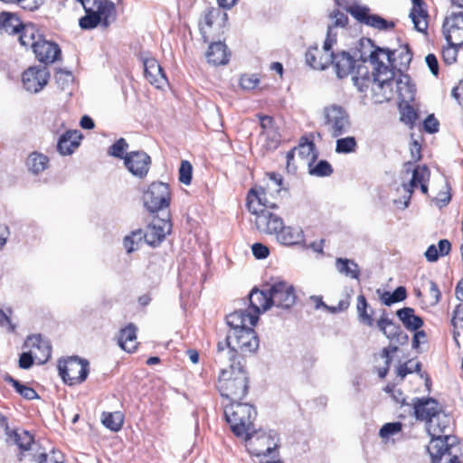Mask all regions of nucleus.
I'll list each match as a JSON object with an SVG mask.
<instances>
[{
  "instance_id": "obj_12",
  "label": "nucleus",
  "mask_w": 463,
  "mask_h": 463,
  "mask_svg": "<svg viewBox=\"0 0 463 463\" xmlns=\"http://www.w3.org/2000/svg\"><path fill=\"white\" fill-rule=\"evenodd\" d=\"M171 192L169 185L163 182H154L144 194V205L150 213H156L169 206Z\"/></svg>"
},
{
  "instance_id": "obj_40",
  "label": "nucleus",
  "mask_w": 463,
  "mask_h": 463,
  "mask_svg": "<svg viewBox=\"0 0 463 463\" xmlns=\"http://www.w3.org/2000/svg\"><path fill=\"white\" fill-rule=\"evenodd\" d=\"M19 18L7 12L0 14V26L9 34H18L24 26Z\"/></svg>"
},
{
  "instance_id": "obj_36",
  "label": "nucleus",
  "mask_w": 463,
  "mask_h": 463,
  "mask_svg": "<svg viewBox=\"0 0 463 463\" xmlns=\"http://www.w3.org/2000/svg\"><path fill=\"white\" fill-rule=\"evenodd\" d=\"M426 424L430 437L445 435L446 430L449 428V418L440 411Z\"/></svg>"
},
{
  "instance_id": "obj_63",
  "label": "nucleus",
  "mask_w": 463,
  "mask_h": 463,
  "mask_svg": "<svg viewBox=\"0 0 463 463\" xmlns=\"http://www.w3.org/2000/svg\"><path fill=\"white\" fill-rule=\"evenodd\" d=\"M42 0H19L18 4L24 10L33 11L43 5Z\"/></svg>"
},
{
  "instance_id": "obj_55",
  "label": "nucleus",
  "mask_w": 463,
  "mask_h": 463,
  "mask_svg": "<svg viewBox=\"0 0 463 463\" xmlns=\"http://www.w3.org/2000/svg\"><path fill=\"white\" fill-rule=\"evenodd\" d=\"M298 152L301 156L311 157V160H314L317 157L315 154V145L313 142H307L304 144H300Z\"/></svg>"
},
{
  "instance_id": "obj_21",
  "label": "nucleus",
  "mask_w": 463,
  "mask_h": 463,
  "mask_svg": "<svg viewBox=\"0 0 463 463\" xmlns=\"http://www.w3.org/2000/svg\"><path fill=\"white\" fill-rule=\"evenodd\" d=\"M411 171L412 175L410 183L403 184V190L405 192V195L403 196L404 201H393V203L402 209H405L409 206L413 188L417 187L420 184L427 182L430 177V171L426 165H418Z\"/></svg>"
},
{
  "instance_id": "obj_13",
  "label": "nucleus",
  "mask_w": 463,
  "mask_h": 463,
  "mask_svg": "<svg viewBox=\"0 0 463 463\" xmlns=\"http://www.w3.org/2000/svg\"><path fill=\"white\" fill-rule=\"evenodd\" d=\"M442 33L448 43L463 46V11L452 12L445 17Z\"/></svg>"
},
{
  "instance_id": "obj_53",
  "label": "nucleus",
  "mask_w": 463,
  "mask_h": 463,
  "mask_svg": "<svg viewBox=\"0 0 463 463\" xmlns=\"http://www.w3.org/2000/svg\"><path fill=\"white\" fill-rule=\"evenodd\" d=\"M260 82L259 78L255 74L242 75L240 80V84L242 89L250 90L255 89Z\"/></svg>"
},
{
  "instance_id": "obj_34",
  "label": "nucleus",
  "mask_w": 463,
  "mask_h": 463,
  "mask_svg": "<svg viewBox=\"0 0 463 463\" xmlns=\"http://www.w3.org/2000/svg\"><path fill=\"white\" fill-rule=\"evenodd\" d=\"M137 326L130 323L119 332L118 344L128 353L134 352L137 347Z\"/></svg>"
},
{
  "instance_id": "obj_37",
  "label": "nucleus",
  "mask_w": 463,
  "mask_h": 463,
  "mask_svg": "<svg viewBox=\"0 0 463 463\" xmlns=\"http://www.w3.org/2000/svg\"><path fill=\"white\" fill-rule=\"evenodd\" d=\"M26 166L33 175H39L49 166V158L44 154L32 152L26 159Z\"/></svg>"
},
{
  "instance_id": "obj_17",
  "label": "nucleus",
  "mask_w": 463,
  "mask_h": 463,
  "mask_svg": "<svg viewBox=\"0 0 463 463\" xmlns=\"http://www.w3.org/2000/svg\"><path fill=\"white\" fill-rule=\"evenodd\" d=\"M124 165L134 176L143 179L148 174L151 157L144 151H131L126 153Z\"/></svg>"
},
{
  "instance_id": "obj_39",
  "label": "nucleus",
  "mask_w": 463,
  "mask_h": 463,
  "mask_svg": "<svg viewBox=\"0 0 463 463\" xmlns=\"http://www.w3.org/2000/svg\"><path fill=\"white\" fill-rule=\"evenodd\" d=\"M7 437L14 440L22 452L30 450L34 445L33 435L24 430H12Z\"/></svg>"
},
{
  "instance_id": "obj_38",
  "label": "nucleus",
  "mask_w": 463,
  "mask_h": 463,
  "mask_svg": "<svg viewBox=\"0 0 463 463\" xmlns=\"http://www.w3.org/2000/svg\"><path fill=\"white\" fill-rule=\"evenodd\" d=\"M335 268L339 273L345 275V277L353 279H359L360 269L354 260L345 258H337L335 260Z\"/></svg>"
},
{
  "instance_id": "obj_44",
  "label": "nucleus",
  "mask_w": 463,
  "mask_h": 463,
  "mask_svg": "<svg viewBox=\"0 0 463 463\" xmlns=\"http://www.w3.org/2000/svg\"><path fill=\"white\" fill-rule=\"evenodd\" d=\"M368 303L366 301V298L364 295H359L357 297V315L358 319L361 323L368 326H373V311L371 313L367 312Z\"/></svg>"
},
{
  "instance_id": "obj_5",
  "label": "nucleus",
  "mask_w": 463,
  "mask_h": 463,
  "mask_svg": "<svg viewBox=\"0 0 463 463\" xmlns=\"http://www.w3.org/2000/svg\"><path fill=\"white\" fill-rule=\"evenodd\" d=\"M224 416L234 435L245 437L254 429L253 420L257 417V411L249 403L230 402L224 406Z\"/></svg>"
},
{
  "instance_id": "obj_18",
  "label": "nucleus",
  "mask_w": 463,
  "mask_h": 463,
  "mask_svg": "<svg viewBox=\"0 0 463 463\" xmlns=\"http://www.w3.org/2000/svg\"><path fill=\"white\" fill-rule=\"evenodd\" d=\"M24 346L33 352V357L39 364H45L51 357V343L40 334L27 336Z\"/></svg>"
},
{
  "instance_id": "obj_41",
  "label": "nucleus",
  "mask_w": 463,
  "mask_h": 463,
  "mask_svg": "<svg viewBox=\"0 0 463 463\" xmlns=\"http://www.w3.org/2000/svg\"><path fill=\"white\" fill-rule=\"evenodd\" d=\"M19 42L24 47H31L33 50L34 44L38 43V30L33 24H24L19 32Z\"/></svg>"
},
{
  "instance_id": "obj_46",
  "label": "nucleus",
  "mask_w": 463,
  "mask_h": 463,
  "mask_svg": "<svg viewBox=\"0 0 463 463\" xmlns=\"http://www.w3.org/2000/svg\"><path fill=\"white\" fill-rule=\"evenodd\" d=\"M357 147L356 139L354 137L337 138L335 142V152L337 154H349L355 151Z\"/></svg>"
},
{
  "instance_id": "obj_31",
  "label": "nucleus",
  "mask_w": 463,
  "mask_h": 463,
  "mask_svg": "<svg viewBox=\"0 0 463 463\" xmlns=\"http://www.w3.org/2000/svg\"><path fill=\"white\" fill-rule=\"evenodd\" d=\"M396 87V92L402 101H409L414 99L415 86L411 83L410 77L403 72H399L396 79V71L393 75V87Z\"/></svg>"
},
{
  "instance_id": "obj_28",
  "label": "nucleus",
  "mask_w": 463,
  "mask_h": 463,
  "mask_svg": "<svg viewBox=\"0 0 463 463\" xmlns=\"http://www.w3.org/2000/svg\"><path fill=\"white\" fill-rule=\"evenodd\" d=\"M82 135L79 130H68L58 140L57 150L61 156L71 155L80 146Z\"/></svg>"
},
{
  "instance_id": "obj_15",
  "label": "nucleus",
  "mask_w": 463,
  "mask_h": 463,
  "mask_svg": "<svg viewBox=\"0 0 463 463\" xmlns=\"http://www.w3.org/2000/svg\"><path fill=\"white\" fill-rule=\"evenodd\" d=\"M456 437L449 434L430 437L427 450L431 457L432 463H440L445 456L452 457Z\"/></svg>"
},
{
  "instance_id": "obj_52",
  "label": "nucleus",
  "mask_w": 463,
  "mask_h": 463,
  "mask_svg": "<svg viewBox=\"0 0 463 463\" xmlns=\"http://www.w3.org/2000/svg\"><path fill=\"white\" fill-rule=\"evenodd\" d=\"M402 424L401 422H390L384 424L380 430V436L383 439L389 438L402 430Z\"/></svg>"
},
{
  "instance_id": "obj_26",
  "label": "nucleus",
  "mask_w": 463,
  "mask_h": 463,
  "mask_svg": "<svg viewBox=\"0 0 463 463\" xmlns=\"http://www.w3.org/2000/svg\"><path fill=\"white\" fill-rule=\"evenodd\" d=\"M250 307L248 310L250 313H256L259 320L260 314L267 311L272 307L269 288L267 290H260L254 288L250 294Z\"/></svg>"
},
{
  "instance_id": "obj_64",
  "label": "nucleus",
  "mask_w": 463,
  "mask_h": 463,
  "mask_svg": "<svg viewBox=\"0 0 463 463\" xmlns=\"http://www.w3.org/2000/svg\"><path fill=\"white\" fill-rule=\"evenodd\" d=\"M458 322H463V303L456 306L451 318V324L454 327L458 326Z\"/></svg>"
},
{
  "instance_id": "obj_19",
  "label": "nucleus",
  "mask_w": 463,
  "mask_h": 463,
  "mask_svg": "<svg viewBox=\"0 0 463 463\" xmlns=\"http://www.w3.org/2000/svg\"><path fill=\"white\" fill-rule=\"evenodd\" d=\"M172 229V223L169 220L155 219L144 232V241L150 246L159 245L166 234H169Z\"/></svg>"
},
{
  "instance_id": "obj_45",
  "label": "nucleus",
  "mask_w": 463,
  "mask_h": 463,
  "mask_svg": "<svg viewBox=\"0 0 463 463\" xmlns=\"http://www.w3.org/2000/svg\"><path fill=\"white\" fill-rule=\"evenodd\" d=\"M145 233L141 229L133 231L129 235L124 238V247L128 253L137 250L138 245L144 240Z\"/></svg>"
},
{
  "instance_id": "obj_50",
  "label": "nucleus",
  "mask_w": 463,
  "mask_h": 463,
  "mask_svg": "<svg viewBox=\"0 0 463 463\" xmlns=\"http://www.w3.org/2000/svg\"><path fill=\"white\" fill-rule=\"evenodd\" d=\"M193 167L190 162L183 160L179 167V181L188 185L192 181Z\"/></svg>"
},
{
  "instance_id": "obj_11",
  "label": "nucleus",
  "mask_w": 463,
  "mask_h": 463,
  "mask_svg": "<svg viewBox=\"0 0 463 463\" xmlns=\"http://www.w3.org/2000/svg\"><path fill=\"white\" fill-rule=\"evenodd\" d=\"M59 374L69 385L84 382L89 374V362L79 357H70L58 364Z\"/></svg>"
},
{
  "instance_id": "obj_60",
  "label": "nucleus",
  "mask_w": 463,
  "mask_h": 463,
  "mask_svg": "<svg viewBox=\"0 0 463 463\" xmlns=\"http://www.w3.org/2000/svg\"><path fill=\"white\" fill-rule=\"evenodd\" d=\"M34 361L35 358L33 357V352H24L19 358V367L22 369H29Z\"/></svg>"
},
{
  "instance_id": "obj_54",
  "label": "nucleus",
  "mask_w": 463,
  "mask_h": 463,
  "mask_svg": "<svg viewBox=\"0 0 463 463\" xmlns=\"http://www.w3.org/2000/svg\"><path fill=\"white\" fill-rule=\"evenodd\" d=\"M330 17L335 19L334 24L331 25L334 29L335 27H345L348 24V17L345 14L340 12L339 10L334 11ZM333 33H335L333 31Z\"/></svg>"
},
{
  "instance_id": "obj_61",
  "label": "nucleus",
  "mask_w": 463,
  "mask_h": 463,
  "mask_svg": "<svg viewBox=\"0 0 463 463\" xmlns=\"http://www.w3.org/2000/svg\"><path fill=\"white\" fill-rule=\"evenodd\" d=\"M417 118L416 112L413 108L407 105L402 112L401 119L406 124H412Z\"/></svg>"
},
{
  "instance_id": "obj_8",
  "label": "nucleus",
  "mask_w": 463,
  "mask_h": 463,
  "mask_svg": "<svg viewBox=\"0 0 463 463\" xmlns=\"http://www.w3.org/2000/svg\"><path fill=\"white\" fill-rule=\"evenodd\" d=\"M244 439L250 453L256 457L270 456L279 447V438L272 430L256 431L253 429Z\"/></svg>"
},
{
  "instance_id": "obj_10",
  "label": "nucleus",
  "mask_w": 463,
  "mask_h": 463,
  "mask_svg": "<svg viewBox=\"0 0 463 463\" xmlns=\"http://www.w3.org/2000/svg\"><path fill=\"white\" fill-rule=\"evenodd\" d=\"M227 20V14L220 8L212 7L205 10L199 21V30L204 43L222 33Z\"/></svg>"
},
{
  "instance_id": "obj_56",
  "label": "nucleus",
  "mask_w": 463,
  "mask_h": 463,
  "mask_svg": "<svg viewBox=\"0 0 463 463\" xmlns=\"http://www.w3.org/2000/svg\"><path fill=\"white\" fill-rule=\"evenodd\" d=\"M251 250H252L253 256L258 260L266 259L269 254V248L266 245H264L262 243H259V242L254 243L251 246Z\"/></svg>"
},
{
  "instance_id": "obj_32",
  "label": "nucleus",
  "mask_w": 463,
  "mask_h": 463,
  "mask_svg": "<svg viewBox=\"0 0 463 463\" xmlns=\"http://www.w3.org/2000/svg\"><path fill=\"white\" fill-rule=\"evenodd\" d=\"M143 64L145 77L151 84L159 87L166 80L160 64L156 59L146 58L143 60Z\"/></svg>"
},
{
  "instance_id": "obj_57",
  "label": "nucleus",
  "mask_w": 463,
  "mask_h": 463,
  "mask_svg": "<svg viewBox=\"0 0 463 463\" xmlns=\"http://www.w3.org/2000/svg\"><path fill=\"white\" fill-rule=\"evenodd\" d=\"M38 463H62V455L60 452L52 451L49 456L46 453H42L38 457Z\"/></svg>"
},
{
  "instance_id": "obj_20",
  "label": "nucleus",
  "mask_w": 463,
  "mask_h": 463,
  "mask_svg": "<svg viewBox=\"0 0 463 463\" xmlns=\"http://www.w3.org/2000/svg\"><path fill=\"white\" fill-rule=\"evenodd\" d=\"M33 52L36 59L44 64L53 63L61 56L59 45L38 35V43L34 44Z\"/></svg>"
},
{
  "instance_id": "obj_29",
  "label": "nucleus",
  "mask_w": 463,
  "mask_h": 463,
  "mask_svg": "<svg viewBox=\"0 0 463 463\" xmlns=\"http://www.w3.org/2000/svg\"><path fill=\"white\" fill-rule=\"evenodd\" d=\"M207 61L214 66L225 65L229 62L230 52L224 43L218 41L212 43L205 53Z\"/></svg>"
},
{
  "instance_id": "obj_9",
  "label": "nucleus",
  "mask_w": 463,
  "mask_h": 463,
  "mask_svg": "<svg viewBox=\"0 0 463 463\" xmlns=\"http://www.w3.org/2000/svg\"><path fill=\"white\" fill-rule=\"evenodd\" d=\"M336 43V34L333 33L332 26L327 27V33L323 48L309 47L306 52V62L314 70L323 71L331 65L332 47Z\"/></svg>"
},
{
  "instance_id": "obj_42",
  "label": "nucleus",
  "mask_w": 463,
  "mask_h": 463,
  "mask_svg": "<svg viewBox=\"0 0 463 463\" xmlns=\"http://www.w3.org/2000/svg\"><path fill=\"white\" fill-rule=\"evenodd\" d=\"M5 381L10 383L14 388L15 392L19 393L23 398L26 400L39 399V395L34 389L21 383L18 380L14 379L11 375H5Z\"/></svg>"
},
{
  "instance_id": "obj_6",
  "label": "nucleus",
  "mask_w": 463,
  "mask_h": 463,
  "mask_svg": "<svg viewBox=\"0 0 463 463\" xmlns=\"http://www.w3.org/2000/svg\"><path fill=\"white\" fill-rule=\"evenodd\" d=\"M345 0H337V4L341 5L347 13H349L358 23L372 27L379 31H389L394 27V23L387 21L382 16L370 13L367 5L359 4L358 2L344 3Z\"/></svg>"
},
{
  "instance_id": "obj_14",
  "label": "nucleus",
  "mask_w": 463,
  "mask_h": 463,
  "mask_svg": "<svg viewBox=\"0 0 463 463\" xmlns=\"http://www.w3.org/2000/svg\"><path fill=\"white\" fill-rule=\"evenodd\" d=\"M271 305L283 308H290L296 302L294 287L286 281H278L269 287Z\"/></svg>"
},
{
  "instance_id": "obj_48",
  "label": "nucleus",
  "mask_w": 463,
  "mask_h": 463,
  "mask_svg": "<svg viewBox=\"0 0 463 463\" xmlns=\"http://www.w3.org/2000/svg\"><path fill=\"white\" fill-rule=\"evenodd\" d=\"M128 148V144L125 138L121 137L111 145L108 150V154L111 156L124 160L126 150Z\"/></svg>"
},
{
  "instance_id": "obj_1",
  "label": "nucleus",
  "mask_w": 463,
  "mask_h": 463,
  "mask_svg": "<svg viewBox=\"0 0 463 463\" xmlns=\"http://www.w3.org/2000/svg\"><path fill=\"white\" fill-rule=\"evenodd\" d=\"M369 56L361 55L362 63L352 71V80L360 92L371 86L376 103L390 100L393 95L394 71L385 64L392 61V55L387 49L372 46Z\"/></svg>"
},
{
  "instance_id": "obj_59",
  "label": "nucleus",
  "mask_w": 463,
  "mask_h": 463,
  "mask_svg": "<svg viewBox=\"0 0 463 463\" xmlns=\"http://www.w3.org/2000/svg\"><path fill=\"white\" fill-rule=\"evenodd\" d=\"M429 294L431 298L430 305L435 306L440 301L441 293L438 288V285L433 280H429Z\"/></svg>"
},
{
  "instance_id": "obj_16",
  "label": "nucleus",
  "mask_w": 463,
  "mask_h": 463,
  "mask_svg": "<svg viewBox=\"0 0 463 463\" xmlns=\"http://www.w3.org/2000/svg\"><path fill=\"white\" fill-rule=\"evenodd\" d=\"M50 73L45 66H33L23 73L24 88L32 93L41 91L48 83Z\"/></svg>"
},
{
  "instance_id": "obj_25",
  "label": "nucleus",
  "mask_w": 463,
  "mask_h": 463,
  "mask_svg": "<svg viewBox=\"0 0 463 463\" xmlns=\"http://www.w3.org/2000/svg\"><path fill=\"white\" fill-rule=\"evenodd\" d=\"M331 54V64L339 79L345 78L354 71L355 61L348 52L342 51L335 53L332 51Z\"/></svg>"
},
{
  "instance_id": "obj_58",
  "label": "nucleus",
  "mask_w": 463,
  "mask_h": 463,
  "mask_svg": "<svg viewBox=\"0 0 463 463\" xmlns=\"http://www.w3.org/2000/svg\"><path fill=\"white\" fill-rule=\"evenodd\" d=\"M439 123L433 115H429L423 122V128L426 132L433 134L438 132Z\"/></svg>"
},
{
  "instance_id": "obj_33",
  "label": "nucleus",
  "mask_w": 463,
  "mask_h": 463,
  "mask_svg": "<svg viewBox=\"0 0 463 463\" xmlns=\"http://www.w3.org/2000/svg\"><path fill=\"white\" fill-rule=\"evenodd\" d=\"M412 7L410 12V18L411 19L414 28L420 33H423L428 28L427 12L424 10L423 0H411Z\"/></svg>"
},
{
  "instance_id": "obj_43",
  "label": "nucleus",
  "mask_w": 463,
  "mask_h": 463,
  "mask_svg": "<svg viewBox=\"0 0 463 463\" xmlns=\"http://www.w3.org/2000/svg\"><path fill=\"white\" fill-rule=\"evenodd\" d=\"M101 421L107 429L118 431L123 425L124 417L119 411L103 412Z\"/></svg>"
},
{
  "instance_id": "obj_22",
  "label": "nucleus",
  "mask_w": 463,
  "mask_h": 463,
  "mask_svg": "<svg viewBox=\"0 0 463 463\" xmlns=\"http://www.w3.org/2000/svg\"><path fill=\"white\" fill-rule=\"evenodd\" d=\"M412 405L415 418L426 423L441 411V407L433 398H414Z\"/></svg>"
},
{
  "instance_id": "obj_24",
  "label": "nucleus",
  "mask_w": 463,
  "mask_h": 463,
  "mask_svg": "<svg viewBox=\"0 0 463 463\" xmlns=\"http://www.w3.org/2000/svg\"><path fill=\"white\" fill-rule=\"evenodd\" d=\"M257 322L256 313H250L248 309L236 310L226 317V323L232 328L231 331L254 326Z\"/></svg>"
},
{
  "instance_id": "obj_47",
  "label": "nucleus",
  "mask_w": 463,
  "mask_h": 463,
  "mask_svg": "<svg viewBox=\"0 0 463 463\" xmlns=\"http://www.w3.org/2000/svg\"><path fill=\"white\" fill-rule=\"evenodd\" d=\"M333 173L332 165L326 160H320L316 165L309 164V174L315 176H329Z\"/></svg>"
},
{
  "instance_id": "obj_30",
  "label": "nucleus",
  "mask_w": 463,
  "mask_h": 463,
  "mask_svg": "<svg viewBox=\"0 0 463 463\" xmlns=\"http://www.w3.org/2000/svg\"><path fill=\"white\" fill-rule=\"evenodd\" d=\"M377 327L379 330L390 340L397 339L400 341V336L402 339L407 340V335H402V329L399 325L394 323L392 319L388 318L385 310L383 311L382 316L377 320Z\"/></svg>"
},
{
  "instance_id": "obj_4",
  "label": "nucleus",
  "mask_w": 463,
  "mask_h": 463,
  "mask_svg": "<svg viewBox=\"0 0 463 463\" xmlns=\"http://www.w3.org/2000/svg\"><path fill=\"white\" fill-rule=\"evenodd\" d=\"M229 368H221L217 389L223 398L236 402L243 399L249 390V377L240 359L236 363L226 362Z\"/></svg>"
},
{
  "instance_id": "obj_27",
  "label": "nucleus",
  "mask_w": 463,
  "mask_h": 463,
  "mask_svg": "<svg viewBox=\"0 0 463 463\" xmlns=\"http://www.w3.org/2000/svg\"><path fill=\"white\" fill-rule=\"evenodd\" d=\"M387 50L392 53V61L388 62L385 61V64L388 65L390 69L393 71L403 72L409 68L412 59V52L408 44L395 51Z\"/></svg>"
},
{
  "instance_id": "obj_23",
  "label": "nucleus",
  "mask_w": 463,
  "mask_h": 463,
  "mask_svg": "<svg viewBox=\"0 0 463 463\" xmlns=\"http://www.w3.org/2000/svg\"><path fill=\"white\" fill-rule=\"evenodd\" d=\"M263 232L266 234H275L277 241L287 246L298 244L304 240V234L300 228L285 226L282 219L280 227L277 228L275 232Z\"/></svg>"
},
{
  "instance_id": "obj_49",
  "label": "nucleus",
  "mask_w": 463,
  "mask_h": 463,
  "mask_svg": "<svg viewBox=\"0 0 463 463\" xmlns=\"http://www.w3.org/2000/svg\"><path fill=\"white\" fill-rule=\"evenodd\" d=\"M458 47L456 43H449L447 47L442 50V60L447 65H451L456 62L458 56Z\"/></svg>"
},
{
  "instance_id": "obj_35",
  "label": "nucleus",
  "mask_w": 463,
  "mask_h": 463,
  "mask_svg": "<svg viewBox=\"0 0 463 463\" xmlns=\"http://www.w3.org/2000/svg\"><path fill=\"white\" fill-rule=\"evenodd\" d=\"M396 316L410 331H416L423 326V320L415 315L412 307H402L396 311Z\"/></svg>"
},
{
  "instance_id": "obj_3",
  "label": "nucleus",
  "mask_w": 463,
  "mask_h": 463,
  "mask_svg": "<svg viewBox=\"0 0 463 463\" xmlns=\"http://www.w3.org/2000/svg\"><path fill=\"white\" fill-rule=\"evenodd\" d=\"M268 187L251 188L247 195V208L255 216L253 222L259 232H275L281 225V217L270 210L277 208V203L268 198Z\"/></svg>"
},
{
  "instance_id": "obj_62",
  "label": "nucleus",
  "mask_w": 463,
  "mask_h": 463,
  "mask_svg": "<svg viewBox=\"0 0 463 463\" xmlns=\"http://www.w3.org/2000/svg\"><path fill=\"white\" fill-rule=\"evenodd\" d=\"M425 61H426V64L429 67L431 74L434 76H438L439 75V62H438L437 57L434 54L430 53L425 57Z\"/></svg>"
},
{
  "instance_id": "obj_51",
  "label": "nucleus",
  "mask_w": 463,
  "mask_h": 463,
  "mask_svg": "<svg viewBox=\"0 0 463 463\" xmlns=\"http://www.w3.org/2000/svg\"><path fill=\"white\" fill-rule=\"evenodd\" d=\"M55 80L57 84L64 90L70 83L73 81V75L71 71L60 69L55 73Z\"/></svg>"
},
{
  "instance_id": "obj_2",
  "label": "nucleus",
  "mask_w": 463,
  "mask_h": 463,
  "mask_svg": "<svg viewBox=\"0 0 463 463\" xmlns=\"http://www.w3.org/2000/svg\"><path fill=\"white\" fill-rule=\"evenodd\" d=\"M259 347V338L251 328L230 331L223 342L217 344L214 361L220 366H225L226 362L236 363L239 359L241 364L247 354L254 353Z\"/></svg>"
},
{
  "instance_id": "obj_7",
  "label": "nucleus",
  "mask_w": 463,
  "mask_h": 463,
  "mask_svg": "<svg viewBox=\"0 0 463 463\" xmlns=\"http://www.w3.org/2000/svg\"><path fill=\"white\" fill-rule=\"evenodd\" d=\"M323 127L332 137L346 134L351 128L349 114L340 105L332 104L323 109Z\"/></svg>"
}]
</instances>
